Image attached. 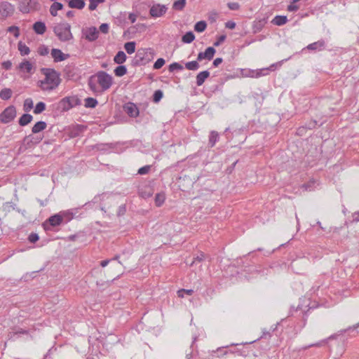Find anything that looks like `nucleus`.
<instances>
[{
  "label": "nucleus",
  "instance_id": "obj_26",
  "mask_svg": "<svg viewBox=\"0 0 359 359\" xmlns=\"http://www.w3.org/2000/svg\"><path fill=\"white\" fill-rule=\"evenodd\" d=\"M49 223L51 226H55L60 224L62 222V217L59 215L51 216L49 219Z\"/></svg>",
  "mask_w": 359,
  "mask_h": 359
},
{
  "label": "nucleus",
  "instance_id": "obj_51",
  "mask_svg": "<svg viewBox=\"0 0 359 359\" xmlns=\"http://www.w3.org/2000/svg\"><path fill=\"white\" fill-rule=\"evenodd\" d=\"M126 205H121L118 208L117 215L118 216H121V215H123L126 213Z\"/></svg>",
  "mask_w": 359,
  "mask_h": 359
},
{
  "label": "nucleus",
  "instance_id": "obj_40",
  "mask_svg": "<svg viewBox=\"0 0 359 359\" xmlns=\"http://www.w3.org/2000/svg\"><path fill=\"white\" fill-rule=\"evenodd\" d=\"M89 10L94 11L96 9L99 4L103 3L104 0H89Z\"/></svg>",
  "mask_w": 359,
  "mask_h": 359
},
{
  "label": "nucleus",
  "instance_id": "obj_44",
  "mask_svg": "<svg viewBox=\"0 0 359 359\" xmlns=\"http://www.w3.org/2000/svg\"><path fill=\"white\" fill-rule=\"evenodd\" d=\"M7 30L8 32L13 33L15 38H18L20 35L19 28L16 26H11Z\"/></svg>",
  "mask_w": 359,
  "mask_h": 359
},
{
  "label": "nucleus",
  "instance_id": "obj_37",
  "mask_svg": "<svg viewBox=\"0 0 359 359\" xmlns=\"http://www.w3.org/2000/svg\"><path fill=\"white\" fill-rule=\"evenodd\" d=\"M185 67L189 70L196 71L199 68L198 61H191L185 64Z\"/></svg>",
  "mask_w": 359,
  "mask_h": 359
},
{
  "label": "nucleus",
  "instance_id": "obj_14",
  "mask_svg": "<svg viewBox=\"0 0 359 359\" xmlns=\"http://www.w3.org/2000/svg\"><path fill=\"white\" fill-rule=\"evenodd\" d=\"M210 76V72L207 70L203 71L198 74L196 76V84L198 86H201L203 84L205 79Z\"/></svg>",
  "mask_w": 359,
  "mask_h": 359
},
{
  "label": "nucleus",
  "instance_id": "obj_12",
  "mask_svg": "<svg viewBox=\"0 0 359 359\" xmlns=\"http://www.w3.org/2000/svg\"><path fill=\"white\" fill-rule=\"evenodd\" d=\"M51 56L55 62L64 61L69 57L68 54H64L60 49L57 48L52 49Z\"/></svg>",
  "mask_w": 359,
  "mask_h": 359
},
{
  "label": "nucleus",
  "instance_id": "obj_38",
  "mask_svg": "<svg viewBox=\"0 0 359 359\" xmlns=\"http://www.w3.org/2000/svg\"><path fill=\"white\" fill-rule=\"evenodd\" d=\"M46 109V104L43 102H39L36 104L34 109V113L35 114H39L43 112Z\"/></svg>",
  "mask_w": 359,
  "mask_h": 359
},
{
  "label": "nucleus",
  "instance_id": "obj_34",
  "mask_svg": "<svg viewBox=\"0 0 359 359\" xmlns=\"http://www.w3.org/2000/svg\"><path fill=\"white\" fill-rule=\"evenodd\" d=\"M165 196L163 193H158L155 196V203L156 206H161L165 201Z\"/></svg>",
  "mask_w": 359,
  "mask_h": 359
},
{
  "label": "nucleus",
  "instance_id": "obj_30",
  "mask_svg": "<svg viewBox=\"0 0 359 359\" xmlns=\"http://www.w3.org/2000/svg\"><path fill=\"white\" fill-rule=\"evenodd\" d=\"M135 42L130 41L124 44V48L128 54H132L135 51Z\"/></svg>",
  "mask_w": 359,
  "mask_h": 359
},
{
  "label": "nucleus",
  "instance_id": "obj_13",
  "mask_svg": "<svg viewBox=\"0 0 359 359\" xmlns=\"http://www.w3.org/2000/svg\"><path fill=\"white\" fill-rule=\"evenodd\" d=\"M125 111L130 117H137L139 114L137 107L133 103H128L125 107Z\"/></svg>",
  "mask_w": 359,
  "mask_h": 359
},
{
  "label": "nucleus",
  "instance_id": "obj_4",
  "mask_svg": "<svg viewBox=\"0 0 359 359\" xmlns=\"http://www.w3.org/2000/svg\"><path fill=\"white\" fill-rule=\"evenodd\" d=\"M154 57V51L151 48L139 49L133 60V64L137 66L145 65L151 62Z\"/></svg>",
  "mask_w": 359,
  "mask_h": 359
},
{
  "label": "nucleus",
  "instance_id": "obj_59",
  "mask_svg": "<svg viewBox=\"0 0 359 359\" xmlns=\"http://www.w3.org/2000/svg\"><path fill=\"white\" fill-rule=\"evenodd\" d=\"M178 297L180 298L184 297L185 289H181L177 291Z\"/></svg>",
  "mask_w": 359,
  "mask_h": 359
},
{
  "label": "nucleus",
  "instance_id": "obj_6",
  "mask_svg": "<svg viewBox=\"0 0 359 359\" xmlns=\"http://www.w3.org/2000/svg\"><path fill=\"white\" fill-rule=\"evenodd\" d=\"M43 139V136L40 135H29L25 137L22 144L25 149L31 148L39 144Z\"/></svg>",
  "mask_w": 359,
  "mask_h": 359
},
{
  "label": "nucleus",
  "instance_id": "obj_62",
  "mask_svg": "<svg viewBox=\"0 0 359 359\" xmlns=\"http://www.w3.org/2000/svg\"><path fill=\"white\" fill-rule=\"evenodd\" d=\"M316 125H317V122L316 121H313L309 123L308 127L309 129H312V128H315Z\"/></svg>",
  "mask_w": 359,
  "mask_h": 359
},
{
  "label": "nucleus",
  "instance_id": "obj_10",
  "mask_svg": "<svg viewBox=\"0 0 359 359\" xmlns=\"http://www.w3.org/2000/svg\"><path fill=\"white\" fill-rule=\"evenodd\" d=\"M37 2L35 0H21L20 3V10L23 13H27L30 9L33 8V6L36 4Z\"/></svg>",
  "mask_w": 359,
  "mask_h": 359
},
{
  "label": "nucleus",
  "instance_id": "obj_23",
  "mask_svg": "<svg viewBox=\"0 0 359 359\" xmlns=\"http://www.w3.org/2000/svg\"><path fill=\"white\" fill-rule=\"evenodd\" d=\"M325 46V41L321 40L307 46L306 48L311 50H321Z\"/></svg>",
  "mask_w": 359,
  "mask_h": 359
},
{
  "label": "nucleus",
  "instance_id": "obj_54",
  "mask_svg": "<svg viewBox=\"0 0 359 359\" xmlns=\"http://www.w3.org/2000/svg\"><path fill=\"white\" fill-rule=\"evenodd\" d=\"M226 28L233 29L236 27V23L233 21H228L225 23Z\"/></svg>",
  "mask_w": 359,
  "mask_h": 359
},
{
  "label": "nucleus",
  "instance_id": "obj_3",
  "mask_svg": "<svg viewBox=\"0 0 359 359\" xmlns=\"http://www.w3.org/2000/svg\"><path fill=\"white\" fill-rule=\"evenodd\" d=\"M53 32L61 42H67L73 39L71 25L65 22L57 23L53 26Z\"/></svg>",
  "mask_w": 359,
  "mask_h": 359
},
{
  "label": "nucleus",
  "instance_id": "obj_53",
  "mask_svg": "<svg viewBox=\"0 0 359 359\" xmlns=\"http://www.w3.org/2000/svg\"><path fill=\"white\" fill-rule=\"evenodd\" d=\"M2 65V67L4 68L5 69H10L11 68V66H12V63L11 61L9 60H7V61H5L4 62H2L1 64Z\"/></svg>",
  "mask_w": 359,
  "mask_h": 359
},
{
  "label": "nucleus",
  "instance_id": "obj_55",
  "mask_svg": "<svg viewBox=\"0 0 359 359\" xmlns=\"http://www.w3.org/2000/svg\"><path fill=\"white\" fill-rule=\"evenodd\" d=\"M204 255L203 253L201 254L200 256H197L194 260L192 262V263L191 264V266H192L196 262H201L204 259Z\"/></svg>",
  "mask_w": 359,
  "mask_h": 359
},
{
  "label": "nucleus",
  "instance_id": "obj_8",
  "mask_svg": "<svg viewBox=\"0 0 359 359\" xmlns=\"http://www.w3.org/2000/svg\"><path fill=\"white\" fill-rule=\"evenodd\" d=\"M167 9L168 8L165 5L154 4L150 8L149 13L154 18H158L164 15Z\"/></svg>",
  "mask_w": 359,
  "mask_h": 359
},
{
  "label": "nucleus",
  "instance_id": "obj_47",
  "mask_svg": "<svg viewBox=\"0 0 359 359\" xmlns=\"http://www.w3.org/2000/svg\"><path fill=\"white\" fill-rule=\"evenodd\" d=\"M49 53V49L45 46H41L39 48V53L41 55H46Z\"/></svg>",
  "mask_w": 359,
  "mask_h": 359
},
{
  "label": "nucleus",
  "instance_id": "obj_50",
  "mask_svg": "<svg viewBox=\"0 0 359 359\" xmlns=\"http://www.w3.org/2000/svg\"><path fill=\"white\" fill-rule=\"evenodd\" d=\"M100 30L104 34H107L109 32V25L107 23H103L100 26Z\"/></svg>",
  "mask_w": 359,
  "mask_h": 359
},
{
  "label": "nucleus",
  "instance_id": "obj_11",
  "mask_svg": "<svg viewBox=\"0 0 359 359\" xmlns=\"http://www.w3.org/2000/svg\"><path fill=\"white\" fill-rule=\"evenodd\" d=\"M85 38L89 41H93L98 37V31L95 27H89L83 31Z\"/></svg>",
  "mask_w": 359,
  "mask_h": 359
},
{
  "label": "nucleus",
  "instance_id": "obj_33",
  "mask_svg": "<svg viewBox=\"0 0 359 359\" xmlns=\"http://www.w3.org/2000/svg\"><path fill=\"white\" fill-rule=\"evenodd\" d=\"M127 73V69L123 65H119L114 69V74L116 76H123Z\"/></svg>",
  "mask_w": 359,
  "mask_h": 359
},
{
  "label": "nucleus",
  "instance_id": "obj_36",
  "mask_svg": "<svg viewBox=\"0 0 359 359\" xmlns=\"http://www.w3.org/2000/svg\"><path fill=\"white\" fill-rule=\"evenodd\" d=\"M186 0H177L174 2L172 8L177 11H182L184 8Z\"/></svg>",
  "mask_w": 359,
  "mask_h": 359
},
{
  "label": "nucleus",
  "instance_id": "obj_28",
  "mask_svg": "<svg viewBox=\"0 0 359 359\" xmlns=\"http://www.w3.org/2000/svg\"><path fill=\"white\" fill-rule=\"evenodd\" d=\"M195 39V35L192 32H187L182 38V41L185 43H190Z\"/></svg>",
  "mask_w": 359,
  "mask_h": 359
},
{
  "label": "nucleus",
  "instance_id": "obj_20",
  "mask_svg": "<svg viewBox=\"0 0 359 359\" xmlns=\"http://www.w3.org/2000/svg\"><path fill=\"white\" fill-rule=\"evenodd\" d=\"M287 22V16L285 15H276L271 21L273 25L277 26H282Z\"/></svg>",
  "mask_w": 359,
  "mask_h": 359
},
{
  "label": "nucleus",
  "instance_id": "obj_7",
  "mask_svg": "<svg viewBox=\"0 0 359 359\" xmlns=\"http://www.w3.org/2000/svg\"><path fill=\"white\" fill-rule=\"evenodd\" d=\"M283 61L272 64L268 68H264L257 70L256 72H252V77H260L262 76H266L269 74V71H274L277 67H280L282 65Z\"/></svg>",
  "mask_w": 359,
  "mask_h": 359
},
{
  "label": "nucleus",
  "instance_id": "obj_35",
  "mask_svg": "<svg viewBox=\"0 0 359 359\" xmlns=\"http://www.w3.org/2000/svg\"><path fill=\"white\" fill-rule=\"evenodd\" d=\"M4 11L6 13V15H8L12 13L13 8L11 4L8 3H3L0 6V11Z\"/></svg>",
  "mask_w": 359,
  "mask_h": 359
},
{
  "label": "nucleus",
  "instance_id": "obj_16",
  "mask_svg": "<svg viewBox=\"0 0 359 359\" xmlns=\"http://www.w3.org/2000/svg\"><path fill=\"white\" fill-rule=\"evenodd\" d=\"M47 127V124L44 121H38L36 123L34 126L32 127V132L34 134H38L41 131L45 130Z\"/></svg>",
  "mask_w": 359,
  "mask_h": 359
},
{
  "label": "nucleus",
  "instance_id": "obj_41",
  "mask_svg": "<svg viewBox=\"0 0 359 359\" xmlns=\"http://www.w3.org/2000/svg\"><path fill=\"white\" fill-rule=\"evenodd\" d=\"M182 65H181L178 62H173L170 64L168 67L170 72H174L175 70H182Z\"/></svg>",
  "mask_w": 359,
  "mask_h": 359
},
{
  "label": "nucleus",
  "instance_id": "obj_48",
  "mask_svg": "<svg viewBox=\"0 0 359 359\" xmlns=\"http://www.w3.org/2000/svg\"><path fill=\"white\" fill-rule=\"evenodd\" d=\"M299 9V6L295 4H291L287 6V10L290 12H296Z\"/></svg>",
  "mask_w": 359,
  "mask_h": 359
},
{
  "label": "nucleus",
  "instance_id": "obj_2",
  "mask_svg": "<svg viewBox=\"0 0 359 359\" xmlns=\"http://www.w3.org/2000/svg\"><path fill=\"white\" fill-rule=\"evenodd\" d=\"M45 79L41 81V88L43 90H51L57 88L60 83V74L55 70L49 68L42 69Z\"/></svg>",
  "mask_w": 359,
  "mask_h": 359
},
{
  "label": "nucleus",
  "instance_id": "obj_25",
  "mask_svg": "<svg viewBox=\"0 0 359 359\" xmlns=\"http://www.w3.org/2000/svg\"><path fill=\"white\" fill-rule=\"evenodd\" d=\"M63 8V5L61 3L59 2H54L50 8V13L53 16H57V11L62 10Z\"/></svg>",
  "mask_w": 359,
  "mask_h": 359
},
{
  "label": "nucleus",
  "instance_id": "obj_49",
  "mask_svg": "<svg viewBox=\"0 0 359 359\" xmlns=\"http://www.w3.org/2000/svg\"><path fill=\"white\" fill-rule=\"evenodd\" d=\"M150 170V166L149 165H145L144 167H142L140 168L139 170H138V174L140 175H145L147 174Z\"/></svg>",
  "mask_w": 359,
  "mask_h": 359
},
{
  "label": "nucleus",
  "instance_id": "obj_58",
  "mask_svg": "<svg viewBox=\"0 0 359 359\" xmlns=\"http://www.w3.org/2000/svg\"><path fill=\"white\" fill-rule=\"evenodd\" d=\"M222 62V58L217 57L213 61V65L215 67H217L219 65H220Z\"/></svg>",
  "mask_w": 359,
  "mask_h": 359
},
{
  "label": "nucleus",
  "instance_id": "obj_24",
  "mask_svg": "<svg viewBox=\"0 0 359 359\" xmlns=\"http://www.w3.org/2000/svg\"><path fill=\"white\" fill-rule=\"evenodd\" d=\"M13 95V91L11 88H5L0 91V98L3 100H9Z\"/></svg>",
  "mask_w": 359,
  "mask_h": 359
},
{
  "label": "nucleus",
  "instance_id": "obj_9",
  "mask_svg": "<svg viewBox=\"0 0 359 359\" xmlns=\"http://www.w3.org/2000/svg\"><path fill=\"white\" fill-rule=\"evenodd\" d=\"M215 52V49L213 47H208L204 52H200L198 54L197 60L201 61L204 59L210 60L213 58Z\"/></svg>",
  "mask_w": 359,
  "mask_h": 359
},
{
  "label": "nucleus",
  "instance_id": "obj_39",
  "mask_svg": "<svg viewBox=\"0 0 359 359\" xmlns=\"http://www.w3.org/2000/svg\"><path fill=\"white\" fill-rule=\"evenodd\" d=\"M33 108V101L31 98H27L24 102V110L29 111Z\"/></svg>",
  "mask_w": 359,
  "mask_h": 359
},
{
  "label": "nucleus",
  "instance_id": "obj_29",
  "mask_svg": "<svg viewBox=\"0 0 359 359\" xmlns=\"http://www.w3.org/2000/svg\"><path fill=\"white\" fill-rule=\"evenodd\" d=\"M18 50L20 51V54L22 55H27L30 52V50H29V48L26 46L25 43H23L22 42H19L18 43Z\"/></svg>",
  "mask_w": 359,
  "mask_h": 359
},
{
  "label": "nucleus",
  "instance_id": "obj_22",
  "mask_svg": "<svg viewBox=\"0 0 359 359\" xmlns=\"http://www.w3.org/2000/svg\"><path fill=\"white\" fill-rule=\"evenodd\" d=\"M126 58L127 57L126 53L123 51L120 50L115 55L114 61L116 64L121 65L126 60Z\"/></svg>",
  "mask_w": 359,
  "mask_h": 359
},
{
  "label": "nucleus",
  "instance_id": "obj_5",
  "mask_svg": "<svg viewBox=\"0 0 359 359\" xmlns=\"http://www.w3.org/2000/svg\"><path fill=\"white\" fill-rule=\"evenodd\" d=\"M16 116V109L13 105L6 107L0 114L1 122L8 123L12 121Z\"/></svg>",
  "mask_w": 359,
  "mask_h": 359
},
{
  "label": "nucleus",
  "instance_id": "obj_17",
  "mask_svg": "<svg viewBox=\"0 0 359 359\" xmlns=\"http://www.w3.org/2000/svg\"><path fill=\"white\" fill-rule=\"evenodd\" d=\"M33 29L38 34H43L46 30V27L44 22H36L33 25Z\"/></svg>",
  "mask_w": 359,
  "mask_h": 359
},
{
  "label": "nucleus",
  "instance_id": "obj_46",
  "mask_svg": "<svg viewBox=\"0 0 359 359\" xmlns=\"http://www.w3.org/2000/svg\"><path fill=\"white\" fill-rule=\"evenodd\" d=\"M228 8L231 11H237L240 8V5L237 2H230L227 4Z\"/></svg>",
  "mask_w": 359,
  "mask_h": 359
},
{
  "label": "nucleus",
  "instance_id": "obj_42",
  "mask_svg": "<svg viewBox=\"0 0 359 359\" xmlns=\"http://www.w3.org/2000/svg\"><path fill=\"white\" fill-rule=\"evenodd\" d=\"M165 60L163 58H158L154 65V69H159L165 65Z\"/></svg>",
  "mask_w": 359,
  "mask_h": 359
},
{
  "label": "nucleus",
  "instance_id": "obj_21",
  "mask_svg": "<svg viewBox=\"0 0 359 359\" xmlns=\"http://www.w3.org/2000/svg\"><path fill=\"white\" fill-rule=\"evenodd\" d=\"M33 119V116L29 114H24L19 119V125L25 126L29 124Z\"/></svg>",
  "mask_w": 359,
  "mask_h": 359
},
{
  "label": "nucleus",
  "instance_id": "obj_60",
  "mask_svg": "<svg viewBox=\"0 0 359 359\" xmlns=\"http://www.w3.org/2000/svg\"><path fill=\"white\" fill-rule=\"evenodd\" d=\"M110 261H111L110 259H106V260L102 261L100 262L101 266L105 267L106 266H107V264L109 263Z\"/></svg>",
  "mask_w": 359,
  "mask_h": 359
},
{
  "label": "nucleus",
  "instance_id": "obj_27",
  "mask_svg": "<svg viewBox=\"0 0 359 359\" xmlns=\"http://www.w3.org/2000/svg\"><path fill=\"white\" fill-rule=\"evenodd\" d=\"M218 140H219L218 133L216 131H214V130L211 131L210 136H209V144L210 145V147H214V145L218 141Z\"/></svg>",
  "mask_w": 359,
  "mask_h": 359
},
{
  "label": "nucleus",
  "instance_id": "obj_32",
  "mask_svg": "<svg viewBox=\"0 0 359 359\" xmlns=\"http://www.w3.org/2000/svg\"><path fill=\"white\" fill-rule=\"evenodd\" d=\"M207 27V23L205 21L201 20L196 22L194 25V30L197 32H203Z\"/></svg>",
  "mask_w": 359,
  "mask_h": 359
},
{
  "label": "nucleus",
  "instance_id": "obj_18",
  "mask_svg": "<svg viewBox=\"0 0 359 359\" xmlns=\"http://www.w3.org/2000/svg\"><path fill=\"white\" fill-rule=\"evenodd\" d=\"M229 346L226 347H219L216 351H213L212 353L216 354L217 358H224L225 355L228 354H233V351L225 350L224 348H228Z\"/></svg>",
  "mask_w": 359,
  "mask_h": 359
},
{
  "label": "nucleus",
  "instance_id": "obj_64",
  "mask_svg": "<svg viewBox=\"0 0 359 359\" xmlns=\"http://www.w3.org/2000/svg\"><path fill=\"white\" fill-rule=\"evenodd\" d=\"M66 15L67 18H72L74 15V12L73 11H69Z\"/></svg>",
  "mask_w": 359,
  "mask_h": 359
},
{
  "label": "nucleus",
  "instance_id": "obj_63",
  "mask_svg": "<svg viewBox=\"0 0 359 359\" xmlns=\"http://www.w3.org/2000/svg\"><path fill=\"white\" fill-rule=\"evenodd\" d=\"M353 220L354 222H359V213H354L353 215Z\"/></svg>",
  "mask_w": 359,
  "mask_h": 359
},
{
  "label": "nucleus",
  "instance_id": "obj_31",
  "mask_svg": "<svg viewBox=\"0 0 359 359\" xmlns=\"http://www.w3.org/2000/svg\"><path fill=\"white\" fill-rule=\"evenodd\" d=\"M84 102V106L86 107L94 108L97 104V100L93 97H87L85 99Z\"/></svg>",
  "mask_w": 359,
  "mask_h": 359
},
{
  "label": "nucleus",
  "instance_id": "obj_15",
  "mask_svg": "<svg viewBox=\"0 0 359 359\" xmlns=\"http://www.w3.org/2000/svg\"><path fill=\"white\" fill-rule=\"evenodd\" d=\"M18 69L22 72L31 73L33 65L30 62L25 60L19 65Z\"/></svg>",
  "mask_w": 359,
  "mask_h": 359
},
{
  "label": "nucleus",
  "instance_id": "obj_1",
  "mask_svg": "<svg viewBox=\"0 0 359 359\" xmlns=\"http://www.w3.org/2000/svg\"><path fill=\"white\" fill-rule=\"evenodd\" d=\"M112 76L105 72H98L95 75L90 76L88 81V86L93 92H98V88L96 85L97 83L104 91L108 90L112 84Z\"/></svg>",
  "mask_w": 359,
  "mask_h": 359
},
{
  "label": "nucleus",
  "instance_id": "obj_61",
  "mask_svg": "<svg viewBox=\"0 0 359 359\" xmlns=\"http://www.w3.org/2000/svg\"><path fill=\"white\" fill-rule=\"evenodd\" d=\"M128 19L131 21V22H135L136 20V15L134 14H130Z\"/></svg>",
  "mask_w": 359,
  "mask_h": 359
},
{
  "label": "nucleus",
  "instance_id": "obj_43",
  "mask_svg": "<svg viewBox=\"0 0 359 359\" xmlns=\"http://www.w3.org/2000/svg\"><path fill=\"white\" fill-rule=\"evenodd\" d=\"M163 97V92L160 90H156L153 95V100L154 102H158Z\"/></svg>",
  "mask_w": 359,
  "mask_h": 359
},
{
  "label": "nucleus",
  "instance_id": "obj_56",
  "mask_svg": "<svg viewBox=\"0 0 359 359\" xmlns=\"http://www.w3.org/2000/svg\"><path fill=\"white\" fill-rule=\"evenodd\" d=\"M326 341H327V340H323V341H321L320 342H318L316 344H311V345L306 346V348H309V347H313V346H321L323 344H325L326 343Z\"/></svg>",
  "mask_w": 359,
  "mask_h": 359
},
{
  "label": "nucleus",
  "instance_id": "obj_45",
  "mask_svg": "<svg viewBox=\"0 0 359 359\" xmlns=\"http://www.w3.org/2000/svg\"><path fill=\"white\" fill-rule=\"evenodd\" d=\"M39 239V236L36 233H31L28 236V241L32 243H36Z\"/></svg>",
  "mask_w": 359,
  "mask_h": 359
},
{
  "label": "nucleus",
  "instance_id": "obj_57",
  "mask_svg": "<svg viewBox=\"0 0 359 359\" xmlns=\"http://www.w3.org/2000/svg\"><path fill=\"white\" fill-rule=\"evenodd\" d=\"M28 334V331L22 328H18L15 332L14 334Z\"/></svg>",
  "mask_w": 359,
  "mask_h": 359
},
{
  "label": "nucleus",
  "instance_id": "obj_19",
  "mask_svg": "<svg viewBox=\"0 0 359 359\" xmlns=\"http://www.w3.org/2000/svg\"><path fill=\"white\" fill-rule=\"evenodd\" d=\"M83 0H70L68 2V6L72 8L82 9L85 6Z\"/></svg>",
  "mask_w": 359,
  "mask_h": 359
},
{
  "label": "nucleus",
  "instance_id": "obj_52",
  "mask_svg": "<svg viewBox=\"0 0 359 359\" xmlns=\"http://www.w3.org/2000/svg\"><path fill=\"white\" fill-rule=\"evenodd\" d=\"M225 39H226V36H225V35H221V36L218 38L217 41H215V42L214 43V46H219L222 42H224V40H225Z\"/></svg>",
  "mask_w": 359,
  "mask_h": 359
}]
</instances>
